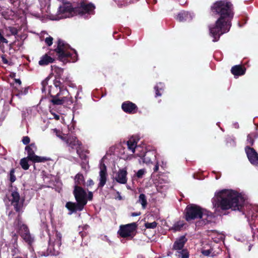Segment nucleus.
I'll return each instance as SVG.
<instances>
[{
  "label": "nucleus",
  "mask_w": 258,
  "mask_h": 258,
  "mask_svg": "<svg viewBox=\"0 0 258 258\" xmlns=\"http://www.w3.org/2000/svg\"><path fill=\"white\" fill-rule=\"evenodd\" d=\"M231 7L230 3L224 1L217 2L212 6V12L220 15L216 24L210 28V34L214 38L213 41H217L222 34L229 31V21L233 17Z\"/></svg>",
  "instance_id": "1"
},
{
  "label": "nucleus",
  "mask_w": 258,
  "mask_h": 258,
  "mask_svg": "<svg viewBox=\"0 0 258 258\" xmlns=\"http://www.w3.org/2000/svg\"><path fill=\"white\" fill-rule=\"evenodd\" d=\"M244 203L243 198L236 191L223 189L215 193L213 199L215 208L226 210H239Z\"/></svg>",
  "instance_id": "2"
},
{
  "label": "nucleus",
  "mask_w": 258,
  "mask_h": 258,
  "mask_svg": "<svg viewBox=\"0 0 258 258\" xmlns=\"http://www.w3.org/2000/svg\"><path fill=\"white\" fill-rule=\"evenodd\" d=\"M74 195L76 200L79 203V209L82 210L87 203V197L86 191L80 186L75 185Z\"/></svg>",
  "instance_id": "3"
},
{
  "label": "nucleus",
  "mask_w": 258,
  "mask_h": 258,
  "mask_svg": "<svg viewBox=\"0 0 258 258\" xmlns=\"http://www.w3.org/2000/svg\"><path fill=\"white\" fill-rule=\"evenodd\" d=\"M25 149L27 153V157L33 162H43L47 160L45 157L38 156L35 154V152L37 148L34 143H32L30 145L27 146Z\"/></svg>",
  "instance_id": "4"
},
{
  "label": "nucleus",
  "mask_w": 258,
  "mask_h": 258,
  "mask_svg": "<svg viewBox=\"0 0 258 258\" xmlns=\"http://www.w3.org/2000/svg\"><path fill=\"white\" fill-rule=\"evenodd\" d=\"M204 209L197 205H190L186 208L185 219L187 221L199 218Z\"/></svg>",
  "instance_id": "5"
},
{
  "label": "nucleus",
  "mask_w": 258,
  "mask_h": 258,
  "mask_svg": "<svg viewBox=\"0 0 258 258\" xmlns=\"http://www.w3.org/2000/svg\"><path fill=\"white\" fill-rule=\"evenodd\" d=\"M51 102L54 105H61L68 101L69 96V92L66 90H60L56 94H52Z\"/></svg>",
  "instance_id": "6"
},
{
  "label": "nucleus",
  "mask_w": 258,
  "mask_h": 258,
  "mask_svg": "<svg viewBox=\"0 0 258 258\" xmlns=\"http://www.w3.org/2000/svg\"><path fill=\"white\" fill-rule=\"evenodd\" d=\"M58 13L62 14L60 18H67L72 17L75 14V11L70 3H65L59 7Z\"/></svg>",
  "instance_id": "7"
},
{
  "label": "nucleus",
  "mask_w": 258,
  "mask_h": 258,
  "mask_svg": "<svg viewBox=\"0 0 258 258\" xmlns=\"http://www.w3.org/2000/svg\"><path fill=\"white\" fill-rule=\"evenodd\" d=\"M135 223L121 226L119 229V234L121 237H125L131 235V233L136 229Z\"/></svg>",
  "instance_id": "8"
},
{
  "label": "nucleus",
  "mask_w": 258,
  "mask_h": 258,
  "mask_svg": "<svg viewBox=\"0 0 258 258\" xmlns=\"http://www.w3.org/2000/svg\"><path fill=\"white\" fill-rule=\"evenodd\" d=\"M245 151L251 163L255 165H258V155L254 149L249 147H246Z\"/></svg>",
  "instance_id": "9"
},
{
  "label": "nucleus",
  "mask_w": 258,
  "mask_h": 258,
  "mask_svg": "<svg viewBox=\"0 0 258 258\" xmlns=\"http://www.w3.org/2000/svg\"><path fill=\"white\" fill-rule=\"evenodd\" d=\"M100 171L99 172V187L103 186L106 183L107 180L106 167L104 163H101L100 165Z\"/></svg>",
  "instance_id": "10"
},
{
  "label": "nucleus",
  "mask_w": 258,
  "mask_h": 258,
  "mask_svg": "<svg viewBox=\"0 0 258 258\" xmlns=\"http://www.w3.org/2000/svg\"><path fill=\"white\" fill-rule=\"evenodd\" d=\"M127 172L125 169H119L116 173L115 180L118 183L121 184H125L127 182Z\"/></svg>",
  "instance_id": "11"
},
{
  "label": "nucleus",
  "mask_w": 258,
  "mask_h": 258,
  "mask_svg": "<svg viewBox=\"0 0 258 258\" xmlns=\"http://www.w3.org/2000/svg\"><path fill=\"white\" fill-rule=\"evenodd\" d=\"M199 218L201 219V220L199 222V223L201 225H203L211 222L212 220L213 216L211 213L204 209Z\"/></svg>",
  "instance_id": "12"
},
{
  "label": "nucleus",
  "mask_w": 258,
  "mask_h": 258,
  "mask_svg": "<svg viewBox=\"0 0 258 258\" xmlns=\"http://www.w3.org/2000/svg\"><path fill=\"white\" fill-rule=\"evenodd\" d=\"M11 196L12 197L11 199L12 204L14 206L15 210L17 211H19L21 208V205L19 203L20 196L19 193L17 191H13Z\"/></svg>",
  "instance_id": "13"
},
{
  "label": "nucleus",
  "mask_w": 258,
  "mask_h": 258,
  "mask_svg": "<svg viewBox=\"0 0 258 258\" xmlns=\"http://www.w3.org/2000/svg\"><path fill=\"white\" fill-rule=\"evenodd\" d=\"M55 51L58 54V56L61 58L67 57L69 55L68 53L66 52L63 42L60 40L58 41V46Z\"/></svg>",
  "instance_id": "14"
},
{
  "label": "nucleus",
  "mask_w": 258,
  "mask_h": 258,
  "mask_svg": "<svg viewBox=\"0 0 258 258\" xmlns=\"http://www.w3.org/2000/svg\"><path fill=\"white\" fill-rule=\"evenodd\" d=\"M67 143L69 146H71L72 148L78 149L80 145V143L76 138L74 136H70L66 141Z\"/></svg>",
  "instance_id": "15"
},
{
  "label": "nucleus",
  "mask_w": 258,
  "mask_h": 258,
  "mask_svg": "<svg viewBox=\"0 0 258 258\" xmlns=\"http://www.w3.org/2000/svg\"><path fill=\"white\" fill-rule=\"evenodd\" d=\"M136 107L135 104L130 102H124L122 104V108L126 112L132 113Z\"/></svg>",
  "instance_id": "16"
},
{
  "label": "nucleus",
  "mask_w": 258,
  "mask_h": 258,
  "mask_svg": "<svg viewBox=\"0 0 258 258\" xmlns=\"http://www.w3.org/2000/svg\"><path fill=\"white\" fill-rule=\"evenodd\" d=\"M185 236H181L179 239L177 240L174 244V249L176 250H180L182 248L186 241Z\"/></svg>",
  "instance_id": "17"
},
{
  "label": "nucleus",
  "mask_w": 258,
  "mask_h": 258,
  "mask_svg": "<svg viewBox=\"0 0 258 258\" xmlns=\"http://www.w3.org/2000/svg\"><path fill=\"white\" fill-rule=\"evenodd\" d=\"M54 59L50 56L45 54L42 56L39 61V64L40 66H45L48 64L49 63H52Z\"/></svg>",
  "instance_id": "18"
},
{
  "label": "nucleus",
  "mask_w": 258,
  "mask_h": 258,
  "mask_svg": "<svg viewBox=\"0 0 258 258\" xmlns=\"http://www.w3.org/2000/svg\"><path fill=\"white\" fill-rule=\"evenodd\" d=\"M79 203L77 204L72 203V202H68L66 205V207L70 211V214H72L73 213L76 212L77 210L80 211L78 207Z\"/></svg>",
  "instance_id": "19"
},
{
  "label": "nucleus",
  "mask_w": 258,
  "mask_h": 258,
  "mask_svg": "<svg viewBox=\"0 0 258 258\" xmlns=\"http://www.w3.org/2000/svg\"><path fill=\"white\" fill-rule=\"evenodd\" d=\"M231 73L235 76H240L245 73V70L240 66H235L232 68Z\"/></svg>",
  "instance_id": "20"
},
{
  "label": "nucleus",
  "mask_w": 258,
  "mask_h": 258,
  "mask_svg": "<svg viewBox=\"0 0 258 258\" xmlns=\"http://www.w3.org/2000/svg\"><path fill=\"white\" fill-rule=\"evenodd\" d=\"M23 228L24 230V233H21L22 237L27 242L29 243H31L32 241V239L27 227L24 226Z\"/></svg>",
  "instance_id": "21"
},
{
  "label": "nucleus",
  "mask_w": 258,
  "mask_h": 258,
  "mask_svg": "<svg viewBox=\"0 0 258 258\" xmlns=\"http://www.w3.org/2000/svg\"><path fill=\"white\" fill-rule=\"evenodd\" d=\"M177 19L179 21H183L190 20L191 19V17L186 12H181L178 15Z\"/></svg>",
  "instance_id": "22"
},
{
  "label": "nucleus",
  "mask_w": 258,
  "mask_h": 258,
  "mask_svg": "<svg viewBox=\"0 0 258 258\" xmlns=\"http://www.w3.org/2000/svg\"><path fill=\"white\" fill-rule=\"evenodd\" d=\"M127 144L128 148L131 150L133 153H134L137 147V142H136L134 139H130L127 141Z\"/></svg>",
  "instance_id": "23"
},
{
  "label": "nucleus",
  "mask_w": 258,
  "mask_h": 258,
  "mask_svg": "<svg viewBox=\"0 0 258 258\" xmlns=\"http://www.w3.org/2000/svg\"><path fill=\"white\" fill-rule=\"evenodd\" d=\"M28 160L29 159L27 157L23 158L20 160V164L24 170H28L29 168Z\"/></svg>",
  "instance_id": "24"
},
{
  "label": "nucleus",
  "mask_w": 258,
  "mask_h": 258,
  "mask_svg": "<svg viewBox=\"0 0 258 258\" xmlns=\"http://www.w3.org/2000/svg\"><path fill=\"white\" fill-rule=\"evenodd\" d=\"M75 185L78 186L83 184L84 182V177L82 174H77L75 177Z\"/></svg>",
  "instance_id": "25"
},
{
  "label": "nucleus",
  "mask_w": 258,
  "mask_h": 258,
  "mask_svg": "<svg viewBox=\"0 0 258 258\" xmlns=\"http://www.w3.org/2000/svg\"><path fill=\"white\" fill-rule=\"evenodd\" d=\"M60 82L55 81L54 83V85L53 86H50V89L49 90V93L50 95H52V94H54L55 90L56 91L58 90H59V91L60 90Z\"/></svg>",
  "instance_id": "26"
},
{
  "label": "nucleus",
  "mask_w": 258,
  "mask_h": 258,
  "mask_svg": "<svg viewBox=\"0 0 258 258\" xmlns=\"http://www.w3.org/2000/svg\"><path fill=\"white\" fill-rule=\"evenodd\" d=\"M139 202L142 205V208L145 209L147 206V200L144 194H141L139 196Z\"/></svg>",
  "instance_id": "27"
},
{
  "label": "nucleus",
  "mask_w": 258,
  "mask_h": 258,
  "mask_svg": "<svg viewBox=\"0 0 258 258\" xmlns=\"http://www.w3.org/2000/svg\"><path fill=\"white\" fill-rule=\"evenodd\" d=\"M83 8L85 12L89 13L94 9L95 7L92 4H88L83 5Z\"/></svg>",
  "instance_id": "28"
},
{
  "label": "nucleus",
  "mask_w": 258,
  "mask_h": 258,
  "mask_svg": "<svg viewBox=\"0 0 258 258\" xmlns=\"http://www.w3.org/2000/svg\"><path fill=\"white\" fill-rule=\"evenodd\" d=\"M55 245H56V249H54V250L55 251L54 252V254H58L59 253V247L61 245V242H60V238H58L57 241L55 242Z\"/></svg>",
  "instance_id": "29"
},
{
  "label": "nucleus",
  "mask_w": 258,
  "mask_h": 258,
  "mask_svg": "<svg viewBox=\"0 0 258 258\" xmlns=\"http://www.w3.org/2000/svg\"><path fill=\"white\" fill-rule=\"evenodd\" d=\"M157 226V223L156 222H153L152 223H147L145 224V227L147 228H154Z\"/></svg>",
  "instance_id": "30"
},
{
  "label": "nucleus",
  "mask_w": 258,
  "mask_h": 258,
  "mask_svg": "<svg viewBox=\"0 0 258 258\" xmlns=\"http://www.w3.org/2000/svg\"><path fill=\"white\" fill-rule=\"evenodd\" d=\"M14 173H15V170L14 169H11V170L10 171V180L12 182H14L16 179V178L14 175Z\"/></svg>",
  "instance_id": "31"
},
{
  "label": "nucleus",
  "mask_w": 258,
  "mask_h": 258,
  "mask_svg": "<svg viewBox=\"0 0 258 258\" xmlns=\"http://www.w3.org/2000/svg\"><path fill=\"white\" fill-rule=\"evenodd\" d=\"M181 258H187L188 257V253L186 250H183L179 252Z\"/></svg>",
  "instance_id": "32"
},
{
  "label": "nucleus",
  "mask_w": 258,
  "mask_h": 258,
  "mask_svg": "<svg viewBox=\"0 0 258 258\" xmlns=\"http://www.w3.org/2000/svg\"><path fill=\"white\" fill-rule=\"evenodd\" d=\"M9 30L12 35H16L18 33V30L17 28L15 27H9Z\"/></svg>",
  "instance_id": "33"
},
{
  "label": "nucleus",
  "mask_w": 258,
  "mask_h": 258,
  "mask_svg": "<svg viewBox=\"0 0 258 258\" xmlns=\"http://www.w3.org/2000/svg\"><path fill=\"white\" fill-rule=\"evenodd\" d=\"M53 38L48 37L45 38V42L48 45L50 46L52 44Z\"/></svg>",
  "instance_id": "34"
},
{
  "label": "nucleus",
  "mask_w": 258,
  "mask_h": 258,
  "mask_svg": "<svg viewBox=\"0 0 258 258\" xmlns=\"http://www.w3.org/2000/svg\"><path fill=\"white\" fill-rule=\"evenodd\" d=\"M144 173H145V170L144 169H140L138 171V172L137 173V176H138V177L141 178V177H142L143 175L144 174Z\"/></svg>",
  "instance_id": "35"
},
{
  "label": "nucleus",
  "mask_w": 258,
  "mask_h": 258,
  "mask_svg": "<svg viewBox=\"0 0 258 258\" xmlns=\"http://www.w3.org/2000/svg\"><path fill=\"white\" fill-rule=\"evenodd\" d=\"M183 226V224L181 223H178L174 225V229L175 230H179Z\"/></svg>",
  "instance_id": "36"
},
{
  "label": "nucleus",
  "mask_w": 258,
  "mask_h": 258,
  "mask_svg": "<svg viewBox=\"0 0 258 258\" xmlns=\"http://www.w3.org/2000/svg\"><path fill=\"white\" fill-rule=\"evenodd\" d=\"M30 138L27 136L24 137L22 140V142L25 145L28 144L30 142Z\"/></svg>",
  "instance_id": "37"
},
{
  "label": "nucleus",
  "mask_w": 258,
  "mask_h": 258,
  "mask_svg": "<svg viewBox=\"0 0 258 258\" xmlns=\"http://www.w3.org/2000/svg\"><path fill=\"white\" fill-rule=\"evenodd\" d=\"M202 253L204 255L208 256L210 254L211 251H210V250H203L202 251Z\"/></svg>",
  "instance_id": "38"
},
{
  "label": "nucleus",
  "mask_w": 258,
  "mask_h": 258,
  "mask_svg": "<svg viewBox=\"0 0 258 258\" xmlns=\"http://www.w3.org/2000/svg\"><path fill=\"white\" fill-rule=\"evenodd\" d=\"M247 141L249 143V144L250 145H252L253 144V141L251 138V137L250 136V135H248L247 136Z\"/></svg>",
  "instance_id": "39"
},
{
  "label": "nucleus",
  "mask_w": 258,
  "mask_h": 258,
  "mask_svg": "<svg viewBox=\"0 0 258 258\" xmlns=\"http://www.w3.org/2000/svg\"><path fill=\"white\" fill-rule=\"evenodd\" d=\"M140 215H141V213L140 212H139V213H132L131 216H133V217H135V216H139Z\"/></svg>",
  "instance_id": "40"
},
{
  "label": "nucleus",
  "mask_w": 258,
  "mask_h": 258,
  "mask_svg": "<svg viewBox=\"0 0 258 258\" xmlns=\"http://www.w3.org/2000/svg\"><path fill=\"white\" fill-rule=\"evenodd\" d=\"M158 169H159V165H158V163H157V164L155 165V168L154 169V171L156 172V171H158Z\"/></svg>",
  "instance_id": "41"
},
{
  "label": "nucleus",
  "mask_w": 258,
  "mask_h": 258,
  "mask_svg": "<svg viewBox=\"0 0 258 258\" xmlns=\"http://www.w3.org/2000/svg\"><path fill=\"white\" fill-rule=\"evenodd\" d=\"M92 197H93V195H92V192H89V195H88V199L90 200H91L92 199Z\"/></svg>",
  "instance_id": "42"
},
{
  "label": "nucleus",
  "mask_w": 258,
  "mask_h": 258,
  "mask_svg": "<svg viewBox=\"0 0 258 258\" xmlns=\"http://www.w3.org/2000/svg\"><path fill=\"white\" fill-rule=\"evenodd\" d=\"M54 131L56 133V135L59 137L60 138H61L62 140H64V138L61 137V136H59L58 135H57V131L56 130H54Z\"/></svg>",
  "instance_id": "43"
},
{
  "label": "nucleus",
  "mask_w": 258,
  "mask_h": 258,
  "mask_svg": "<svg viewBox=\"0 0 258 258\" xmlns=\"http://www.w3.org/2000/svg\"><path fill=\"white\" fill-rule=\"evenodd\" d=\"M155 89H156V95L160 96V95H161V94H159V91H158V90L157 89V87H155Z\"/></svg>",
  "instance_id": "44"
},
{
  "label": "nucleus",
  "mask_w": 258,
  "mask_h": 258,
  "mask_svg": "<svg viewBox=\"0 0 258 258\" xmlns=\"http://www.w3.org/2000/svg\"><path fill=\"white\" fill-rule=\"evenodd\" d=\"M89 185H92L93 184V181L92 180L90 179L88 181Z\"/></svg>",
  "instance_id": "45"
},
{
  "label": "nucleus",
  "mask_w": 258,
  "mask_h": 258,
  "mask_svg": "<svg viewBox=\"0 0 258 258\" xmlns=\"http://www.w3.org/2000/svg\"><path fill=\"white\" fill-rule=\"evenodd\" d=\"M54 118H55L56 120H58V119H59V115H58L55 114V115H54Z\"/></svg>",
  "instance_id": "46"
},
{
  "label": "nucleus",
  "mask_w": 258,
  "mask_h": 258,
  "mask_svg": "<svg viewBox=\"0 0 258 258\" xmlns=\"http://www.w3.org/2000/svg\"><path fill=\"white\" fill-rule=\"evenodd\" d=\"M2 59H3V61L5 63H8V61L7 60H6V59H5L4 57H2Z\"/></svg>",
  "instance_id": "47"
},
{
  "label": "nucleus",
  "mask_w": 258,
  "mask_h": 258,
  "mask_svg": "<svg viewBox=\"0 0 258 258\" xmlns=\"http://www.w3.org/2000/svg\"><path fill=\"white\" fill-rule=\"evenodd\" d=\"M16 82L18 83L19 84H21V82L19 79L16 80Z\"/></svg>",
  "instance_id": "48"
},
{
  "label": "nucleus",
  "mask_w": 258,
  "mask_h": 258,
  "mask_svg": "<svg viewBox=\"0 0 258 258\" xmlns=\"http://www.w3.org/2000/svg\"><path fill=\"white\" fill-rule=\"evenodd\" d=\"M118 199L120 200L122 199L120 195L118 196Z\"/></svg>",
  "instance_id": "49"
},
{
  "label": "nucleus",
  "mask_w": 258,
  "mask_h": 258,
  "mask_svg": "<svg viewBox=\"0 0 258 258\" xmlns=\"http://www.w3.org/2000/svg\"><path fill=\"white\" fill-rule=\"evenodd\" d=\"M15 258H22V257H18H18H15Z\"/></svg>",
  "instance_id": "50"
}]
</instances>
